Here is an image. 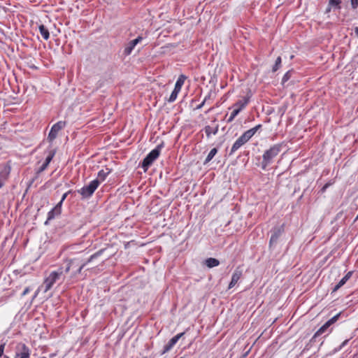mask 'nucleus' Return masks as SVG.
Masks as SVG:
<instances>
[{
    "mask_svg": "<svg viewBox=\"0 0 358 358\" xmlns=\"http://www.w3.org/2000/svg\"><path fill=\"white\" fill-rule=\"evenodd\" d=\"M104 250V249H101L97 251L91 255L87 261L83 263H80L77 258L66 259L63 264L57 270L51 271L45 277L43 285L38 288L37 292L43 287V292H47L51 289L53 285L57 282L59 284L64 282L67 286L76 283L78 281V275L82 273L83 269L86 265L99 257ZM38 292L36 293L34 296H36Z\"/></svg>",
    "mask_w": 358,
    "mask_h": 358,
    "instance_id": "obj_1",
    "label": "nucleus"
},
{
    "mask_svg": "<svg viewBox=\"0 0 358 358\" xmlns=\"http://www.w3.org/2000/svg\"><path fill=\"white\" fill-rule=\"evenodd\" d=\"M282 147V143L275 144L264 152L261 164L263 170H265L273 159L280 152Z\"/></svg>",
    "mask_w": 358,
    "mask_h": 358,
    "instance_id": "obj_2",
    "label": "nucleus"
},
{
    "mask_svg": "<svg viewBox=\"0 0 358 358\" xmlns=\"http://www.w3.org/2000/svg\"><path fill=\"white\" fill-rule=\"evenodd\" d=\"M163 143L158 145L154 150H152L143 160L141 166L145 171L152 165L155 159L158 158L160 155L161 150L163 148Z\"/></svg>",
    "mask_w": 358,
    "mask_h": 358,
    "instance_id": "obj_3",
    "label": "nucleus"
},
{
    "mask_svg": "<svg viewBox=\"0 0 358 358\" xmlns=\"http://www.w3.org/2000/svg\"><path fill=\"white\" fill-rule=\"evenodd\" d=\"M250 101V96H244L242 99L236 101L232 106L234 110L231 113L227 122H231L238 113L248 105Z\"/></svg>",
    "mask_w": 358,
    "mask_h": 358,
    "instance_id": "obj_4",
    "label": "nucleus"
},
{
    "mask_svg": "<svg viewBox=\"0 0 358 358\" xmlns=\"http://www.w3.org/2000/svg\"><path fill=\"white\" fill-rule=\"evenodd\" d=\"M100 184L99 180H94L90 182L88 185L84 186L78 190V192L82 195L83 198L90 197L97 189Z\"/></svg>",
    "mask_w": 358,
    "mask_h": 358,
    "instance_id": "obj_5",
    "label": "nucleus"
},
{
    "mask_svg": "<svg viewBox=\"0 0 358 358\" xmlns=\"http://www.w3.org/2000/svg\"><path fill=\"white\" fill-rule=\"evenodd\" d=\"M30 355L29 348L22 343L16 345L14 358H29Z\"/></svg>",
    "mask_w": 358,
    "mask_h": 358,
    "instance_id": "obj_6",
    "label": "nucleus"
},
{
    "mask_svg": "<svg viewBox=\"0 0 358 358\" xmlns=\"http://www.w3.org/2000/svg\"><path fill=\"white\" fill-rule=\"evenodd\" d=\"M65 126H66V122H64V121H59L56 124H55L52 127L50 131L48 136L49 141L51 142V141H54L57 138L58 132L60 130H62V129H64L65 127Z\"/></svg>",
    "mask_w": 358,
    "mask_h": 358,
    "instance_id": "obj_7",
    "label": "nucleus"
},
{
    "mask_svg": "<svg viewBox=\"0 0 358 358\" xmlns=\"http://www.w3.org/2000/svg\"><path fill=\"white\" fill-rule=\"evenodd\" d=\"M284 231V225H281L278 227H275L273 229V234L271 236L270 241H269V246L271 247L273 245H275L277 243L279 237L281 236V234Z\"/></svg>",
    "mask_w": 358,
    "mask_h": 358,
    "instance_id": "obj_8",
    "label": "nucleus"
},
{
    "mask_svg": "<svg viewBox=\"0 0 358 358\" xmlns=\"http://www.w3.org/2000/svg\"><path fill=\"white\" fill-rule=\"evenodd\" d=\"M185 334V332L177 334L173 336L166 345H164V349L162 352V355H164L169 352L178 341V340Z\"/></svg>",
    "mask_w": 358,
    "mask_h": 358,
    "instance_id": "obj_9",
    "label": "nucleus"
},
{
    "mask_svg": "<svg viewBox=\"0 0 358 358\" xmlns=\"http://www.w3.org/2000/svg\"><path fill=\"white\" fill-rule=\"evenodd\" d=\"M242 275H243V272H242L241 269H240L239 267H237L232 274L231 280L229 284L228 289H231L232 287H234L236 285V284L238 282V281L240 280Z\"/></svg>",
    "mask_w": 358,
    "mask_h": 358,
    "instance_id": "obj_10",
    "label": "nucleus"
},
{
    "mask_svg": "<svg viewBox=\"0 0 358 358\" xmlns=\"http://www.w3.org/2000/svg\"><path fill=\"white\" fill-rule=\"evenodd\" d=\"M55 155V150H50L49 152L48 155L47 156L45 162L42 164V166L36 171V174L38 175L41 172L44 171L46 168L48 166L49 164L52 161V158Z\"/></svg>",
    "mask_w": 358,
    "mask_h": 358,
    "instance_id": "obj_11",
    "label": "nucleus"
},
{
    "mask_svg": "<svg viewBox=\"0 0 358 358\" xmlns=\"http://www.w3.org/2000/svg\"><path fill=\"white\" fill-rule=\"evenodd\" d=\"M143 38L141 36H138L136 39L131 41L127 47L124 50V54L126 55H129L131 54L135 46L142 41Z\"/></svg>",
    "mask_w": 358,
    "mask_h": 358,
    "instance_id": "obj_12",
    "label": "nucleus"
},
{
    "mask_svg": "<svg viewBox=\"0 0 358 358\" xmlns=\"http://www.w3.org/2000/svg\"><path fill=\"white\" fill-rule=\"evenodd\" d=\"M246 143V140L244 139L242 136H241L233 144L229 155H232L233 153H234L237 150H238L242 145H243Z\"/></svg>",
    "mask_w": 358,
    "mask_h": 358,
    "instance_id": "obj_13",
    "label": "nucleus"
},
{
    "mask_svg": "<svg viewBox=\"0 0 358 358\" xmlns=\"http://www.w3.org/2000/svg\"><path fill=\"white\" fill-rule=\"evenodd\" d=\"M352 275V271H349L340 281L339 282L335 285L333 288L332 292H335L338 290L343 285H344L346 282L351 278Z\"/></svg>",
    "mask_w": 358,
    "mask_h": 358,
    "instance_id": "obj_14",
    "label": "nucleus"
},
{
    "mask_svg": "<svg viewBox=\"0 0 358 358\" xmlns=\"http://www.w3.org/2000/svg\"><path fill=\"white\" fill-rule=\"evenodd\" d=\"M204 264L208 268H213L217 266L220 264V262L215 258L210 257L204 261Z\"/></svg>",
    "mask_w": 358,
    "mask_h": 358,
    "instance_id": "obj_15",
    "label": "nucleus"
},
{
    "mask_svg": "<svg viewBox=\"0 0 358 358\" xmlns=\"http://www.w3.org/2000/svg\"><path fill=\"white\" fill-rule=\"evenodd\" d=\"M219 126L217 125L215 128L207 125L204 127V131L208 138H210L211 134L216 135L218 132Z\"/></svg>",
    "mask_w": 358,
    "mask_h": 358,
    "instance_id": "obj_16",
    "label": "nucleus"
},
{
    "mask_svg": "<svg viewBox=\"0 0 358 358\" xmlns=\"http://www.w3.org/2000/svg\"><path fill=\"white\" fill-rule=\"evenodd\" d=\"M186 79H187V77L185 75H183V74L180 75L178 77V78L175 84L174 89L180 92L182 86L183 85L185 80Z\"/></svg>",
    "mask_w": 358,
    "mask_h": 358,
    "instance_id": "obj_17",
    "label": "nucleus"
},
{
    "mask_svg": "<svg viewBox=\"0 0 358 358\" xmlns=\"http://www.w3.org/2000/svg\"><path fill=\"white\" fill-rule=\"evenodd\" d=\"M38 29L43 38L45 40H48L50 37V33L47 27L43 24H40Z\"/></svg>",
    "mask_w": 358,
    "mask_h": 358,
    "instance_id": "obj_18",
    "label": "nucleus"
},
{
    "mask_svg": "<svg viewBox=\"0 0 358 358\" xmlns=\"http://www.w3.org/2000/svg\"><path fill=\"white\" fill-rule=\"evenodd\" d=\"M9 174V170L5 168L2 171L0 172V188H1Z\"/></svg>",
    "mask_w": 358,
    "mask_h": 358,
    "instance_id": "obj_19",
    "label": "nucleus"
},
{
    "mask_svg": "<svg viewBox=\"0 0 358 358\" xmlns=\"http://www.w3.org/2000/svg\"><path fill=\"white\" fill-rule=\"evenodd\" d=\"M110 173V171H108V169H106V170H101L99 171L98 173V177L96 180H99V181H103L107 177V176Z\"/></svg>",
    "mask_w": 358,
    "mask_h": 358,
    "instance_id": "obj_20",
    "label": "nucleus"
},
{
    "mask_svg": "<svg viewBox=\"0 0 358 358\" xmlns=\"http://www.w3.org/2000/svg\"><path fill=\"white\" fill-rule=\"evenodd\" d=\"M61 213V208L59 210L57 209V206L52 209L48 214V220H50L55 218V215H59Z\"/></svg>",
    "mask_w": 358,
    "mask_h": 358,
    "instance_id": "obj_21",
    "label": "nucleus"
},
{
    "mask_svg": "<svg viewBox=\"0 0 358 358\" xmlns=\"http://www.w3.org/2000/svg\"><path fill=\"white\" fill-rule=\"evenodd\" d=\"M217 153V149L215 148H213L208 153V156L206 157L203 164H206L208 162H210Z\"/></svg>",
    "mask_w": 358,
    "mask_h": 358,
    "instance_id": "obj_22",
    "label": "nucleus"
},
{
    "mask_svg": "<svg viewBox=\"0 0 358 358\" xmlns=\"http://www.w3.org/2000/svg\"><path fill=\"white\" fill-rule=\"evenodd\" d=\"M341 0H329V5L330 8H332L334 10H339L341 8Z\"/></svg>",
    "mask_w": 358,
    "mask_h": 358,
    "instance_id": "obj_23",
    "label": "nucleus"
},
{
    "mask_svg": "<svg viewBox=\"0 0 358 358\" xmlns=\"http://www.w3.org/2000/svg\"><path fill=\"white\" fill-rule=\"evenodd\" d=\"M330 326V322H327L317 330L314 336L316 337L317 336L322 334Z\"/></svg>",
    "mask_w": 358,
    "mask_h": 358,
    "instance_id": "obj_24",
    "label": "nucleus"
},
{
    "mask_svg": "<svg viewBox=\"0 0 358 358\" xmlns=\"http://www.w3.org/2000/svg\"><path fill=\"white\" fill-rule=\"evenodd\" d=\"M254 135H255L254 134V131H252L251 129H250L245 131L241 136L248 142Z\"/></svg>",
    "mask_w": 358,
    "mask_h": 358,
    "instance_id": "obj_25",
    "label": "nucleus"
},
{
    "mask_svg": "<svg viewBox=\"0 0 358 358\" xmlns=\"http://www.w3.org/2000/svg\"><path fill=\"white\" fill-rule=\"evenodd\" d=\"M292 73H293V71L292 70L291 71H288L283 76L282 79V85H285V83L289 80V78H291V76L292 75Z\"/></svg>",
    "mask_w": 358,
    "mask_h": 358,
    "instance_id": "obj_26",
    "label": "nucleus"
},
{
    "mask_svg": "<svg viewBox=\"0 0 358 358\" xmlns=\"http://www.w3.org/2000/svg\"><path fill=\"white\" fill-rule=\"evenodd\" d=\"M280 66H281V57H277L275 64L273 66V69H272L273 71L275 72L276 71H278L280 69Z\"/></svg>",
    "mask_w": 358,
    "mask_h": 358,
    "instance_id": "obj_27",
    "label": "nucleus"
},
{
    "mask_svg": "<svg viewBox=\"0 0 358 358\" xmlns=\"http://www.w3.org/2000/svg\"><path fill=\"white\" fill-rule=\"evenodd\" d=\"M179 92V91L174 89L169 98V102H173L176 99Z\"/></svg>",
    "mask_w": 358,
    "mask_h": 358,
    "instance_id": "obj_28",
    "label": "nucleus"
},
{
    "mask_svg": "<svg viewBox=\"0 0 358 358\" xmlns=\"http://www.w3.org/2000/svg\"><path fill=\"white\" fill-rule=\"evenodd\" d=\"M71 192V190H69V192H66L63 194L61 201L57 204V209L59 210V208L62 207V202L65 200L67 195Z\"/></svg>",
    "mask_w": 358,
    "mask_h": 358,
    "instance_id": "obj_29",
    "label": "nucleus"
},
{
    "mask_svg": "<svg viewBox=\"0 0 358 358\" xmlns=\"http://www.w3.org/2000/svg\"><path fill=\"white\" fill-rule=\"evenodd\" d=\"M210 98V95L207 96L205 97L204 100L199 104L196 106V109H201L203 105L205 104V102L207 101L208 99Z\"/></svg>",
    "mask_w": 358,
    "mask_h": 358,
    "instance_id": "obj_30",
    "label": "nucleus"
},
{
    "mask_svg": "<svg viewBox=\"0 0 358 358\" xmlns=\"http://www.w3.org/2000/svg\"><path fill=\"white\" fill-rule=\"evenodd\" d=\"M338 317H339V315H336L334 317H333L332 318H331L329 320H328L327 322H330V324L331 325L338 320Z\"/></svg>",
    "mask_w": 358,
    "mask_h": 358,
    "instance_id": "obj_31",
    "label": "nucleus"
},
{
    "mask_svg": "<svg viewBox=\"0 0 358 358\" xmlns=\"http://www.w3.org/2000/svg\"><path fill=\"white\" fill-rule=\"evenodd\" d=\"M331 185V182H327V183H326V184H325V185L322 187V189H321V190H320V191H321V192H322V193H324V192L326 191V189H327V188H328Z\"/></svg>",
    "mask_w": 358,
    "mask_h": 358,
    "instance_id": "obj_32",
    "label": "nucleus"
},
{
    "mask_svg": "<svg viewBox=\"0 0 358 358\" xmlns=\"http://www.w3.org/2000/svg\"><path fill=\"white\" fill-rule=\"evenodd\" d=\"M262 124H258L257 126H255V127L252 128L251 130L254 131V134L259 129L262 128Z\"/></svg>",
    "mask_w": 358,
    "mask_h": 358,
    "instance_id": "obj_33",
    "label": "nucleus"
},
{
    "mask_svg": "<svg viewBox=\"0 0 358 358\" xmlns=\"http://www.w3.org/2000/svg\"><path fill=\"white\" fill-rule=\"evenodd\" d=\"M352 7L356 8L358 6V0H351Z\"/></svg>",
    "mask_w": 358,
    "mask_h": 358,
    "instance_id": "obj_34",
    "label": "nucleus"
},
{
    "mask_svg": "<svg viewBox=\"0 0 358 358\" xmlns=\"http://www.w3.org/2000/svg\"><path fill=\"white\" fill-rule=\"evenodd\" d=\"M4 346H5V345H4V344L0 345V357H1L3 355V354Z\"/></svg>",
    "mask_w": 358,
    "mask_h": 358,
    "instance_id": "obj_35",
    "label": "nucleus"
},
{
    "mask_svg": "<svg viewBox=\"0 0 358 358\" xmlns=\"http://www.w3.org/2000/svg\"><path fill=\"white\" fill-rule=\"evenodd\" d=\"M29 291H30L29 287H26L24 289V290L23 291L22 296H25L26 294H27L29 292Z\"/></svg>",
    "mask_w": 358,
    "mask_h": 358,
    "instance_id": "obj_36",
    "label": "nucleus"
},
{
    "mask_svg": "<svg viewBox=\"0 0 358 358\" xmlns=\"http://www.w3.org/2000/svg\"><path fill=\"white\" fill-rule=\"evenodd\" d=\"M332 8H330V6L328 4L326 10H325V13H329L331 12Z\"/></svg>",
    "mask_w": 358,
    "mask_h": 358,
    "instance_id": "obj_37",
    "label": "nucleus"
},
{
    "mask_svg": "<svg viewBox=\"0 0 358 358\" xmlns=\"http://www.w3.org/2000/svg\"><path fill=\"white\" fill-rule=\"evenodd\" d=\"M355 33L356 36L358 37V27H356L355 28Z\"/></svg>",
    "mask_w": 358,
    "mask_h": 358,
    "instance_id": "obj_38",
    "label": "nucleus"
},
{
    "mask_svg": "<svg viewBox=\"0 0 358 358\" xmlns=\"http://www.w3.org/2000/svg\"><path fill=\"white\" fill-rule=\"evenodd\" d=\"M56 355L55 353H52V354H50L49 355V357L50 358H52L53 357H55Z\"/></svg>",
    "mask_w": 358,
    "mask_h": 358,
    "instance_id": "obj_39",
    "label": "nucleus"
},
{
    "mask_svg": "<svg viewBox=\"0 0 358 358\" xmlns=\"http://www.w3.org/2000/svg\"><path fill=\"white\" fill-rule=\"evenodd\" d=\"M4 358H9V357L5 355V356H4Z\"/></svg>",
    "mask_w": 358,
    "mask_h": 358,
    "instance_id": "obj_40",
    "label": "nucleus"
},
{
    "mask_svg": "<svg viewBox=\"0 0 358 358\" xmlns=\"http://www.w3.org/2000/svg\"><path fill=\"white\" fill-rule=\"evenodd\" d=\"M358 220V215L357 216V217H356L355 220Z\"/></svg>",
    "mask_w": 358,
    "mask_h": 358,
    "instance_id": "obj_41",
    "label": "nucleus"
},
{
    "mask_svg": "<svg viewBox=\"0 0 358 358\" xmlns=\"http://www.w3.org/2000/svg\"><path fill=\"white\" fill-rule=\"evenodd\" d=\"M41 358H47V357H42Z\"/></svg>",
    "mask_w": 358,
    "mask_h": 358,
    "instance_id": "obj_42",
    "label": "nucleus"
},
{
    "mask_svg": "<svg viewBox=\"0 0 358 358\" xmlns=\"http://www.w3.org/2000/svg\"><path fill=\"white\" fill-rule=\"evenodd\" d=\"M180 358H184V357H180Z\"/></svg>",
    "mask_w": 358,
    "mask_h": 358,
    "instance_id": "obj_43",
    "label": "nucleus"
}]
</instances>
